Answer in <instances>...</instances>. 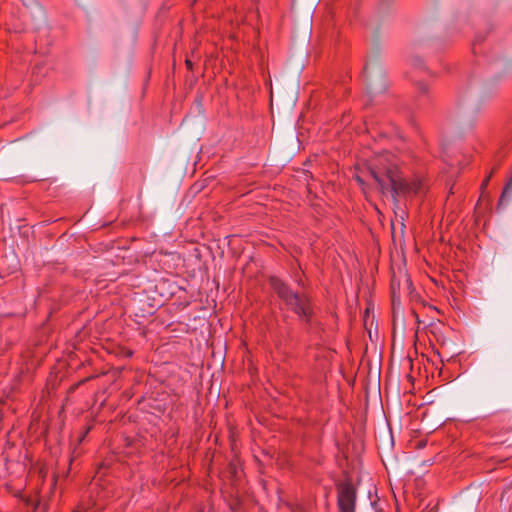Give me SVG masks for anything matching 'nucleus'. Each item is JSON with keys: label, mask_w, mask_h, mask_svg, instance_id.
I'll return each instance as SVG.
<instances>
[{"label": "nucleus", "mask_w": 512, "mask_h": 512, "mask_svg": "<svg viewBox=\"0 0 512 512\" xmlns=\"http://www.w3.org/2000/svg\"><path fill=\"white\" fill-rule=\"evenodd\" d=\"M356 170L354 179L363 191L370 186L365 177H370L383 196H391L395 206L399 205V198L416 195L422 187L420 180L409 182L403 176L396 156L387 151L365 160Z\"/></svg>", "instance_id": "1"}, {"label": "nucleus", "mask_w": 512, "mask_h": 512, "mask_svg": "<svg viewBox=\"0 0 512 512\" xmlns=\"http://www.w3.org/2000/svg\"><path fill=\"white\" fill-rule=\"evenodd\" d=\"M268 283L285 307L294 313L298 320L310 330L313 325L314 309L311 297L306 293L294 291L292 287L277 276H270Z\"/></svg>", "instance_id": "2"}, {"label": "nucleus", "mask_w": 512, "mask_h": 512, "mask_svg": "<svg viewBox=\"0 0 512 512\" xmlns=\"http://www.w3.org/2000/svg\"><path fill=\"white\" fill-rule=\"evenodd\" d=\"M337 489L339 512H355L357 494L353 484L346 481L338 484Z\"/></svg>", "instance_id": "3"}, {"label": "nucleus", "mask_w": 512, "mask_h": 512, "mask_svg": "<svg viewBox=\"0 0 512 512\" xmlns=\"http://www.w3.org/2000/svg\"><path fill=\"white\" fill-rule=\"evenodd\" d=\"M374 70H376V74L379 77V79H382V77L384 76V71L378 65L376 59H372V60L367 61L365 66H364V74H365L367 80L369 81L368 82V87H369V89L372 92H384L386 90V85L383 84V83H381L380 85H376L374 83V81L371 79L372 72Z\"/></svg>", "instance_id": "4"}, {"label": "nucleus", "mask_w": 512, "mask_h": 512, "mask_svg": "<svg viewBox=\"0 0 512 512\" xmlns=\"http://www.w3.org/2000/svg\"><path fill=\"white\" fill-rule=\"evenodd\" d=\"M156 291L159 293L161 297H163L165 300H168L175 296L178 291H183V287L178 285L174 280L169 278H160L156 285H155Z\"/></svg>", "instance_id": "5"}, {"label": "nucleus", "mask_w": 512, "mask_h": 512, "mask_svg": "<svg viewBox=\"0 0 512 512\" xmlns=\"http://www.w3.org/2000/svg\"><path fill=\"white\" fill-rule=\"evenodd\" d=\"M416 89H417V99H416V106L418 108H422L424 106H426L427 104H429L430 102V91H429V86L423 82V81H418L416 83Z\"/></svg>", "instance_id": "6"}, {"label": "nucleus", "mask_w": 512, "mask_h": 512, "mask_svg": "<svg viewBox=\"0 0 512 512\" xmlns=\"http://www.w3.org/2000/svg\"><path fill=\"white\" fill-rule=\"evenodd\" d=\"M412 65L417 68H424V62L421 58L415 56L412 58Z\"/></svg>", "instance_id": "7"}, {"label": "nucleus", "mask_w": 512, "mask_h": 512, "mask_svg": "<svg viewBox=\"0 0 512 512\" xmlns=\"http://www.w3.org/2000/svg\"><path fill=\"white\" fill-rule=\"evenodd\" d=\"M22 2V4L26 7H30L32 5H39L38 2L36 0H20Z\"/></svg>", "instance_id": "8"}, {"label": "nucleus", "mask_w": 512, "mask_h": 512, "mask_svg": "<svg viewBox=\"0 0 512 512\" xmlns=\"http://www.w3.org/2000/svg\"><path fill=\"white\" fill-rule=\"evenodd\" d=\"M495 171V169L483 180L482 184H481V188L482 189H485L492 177V173Z\"/></svg>", "instance_id": "9"}, {"label": "nucleus", "mask_w": 512, "mask_h": 512, "mask_svg": "<svg viewBox=\"0 0 512 512\" xmlns=\"http://www.w3.org/2000/svg\"><path fill=\"white\" fill-rule=\"evenodd\" d=\"M394 2V0H380V4L381 6H390L392 3Z\"/></svg>", "instance_id": "10"}, {"label": "nucleus", "mask_w": 512, "mask_h": 512, "mask_svg": "<svg viewBox=\"0 0 512 512\" xmlns=\"http://www.w3.org/2000/svg\"><path fill=\"white\" fill-rule=\"evenodd\" d=\"M185 64H186L187 69H189V70L193 69V62L191 60L187 59L185 61Z\"/></svg>", "instance_id": "11"}, {"label": "nucleus", "mask_w": 512, "mask_h": 512, "mask_svg": "<svg viewBox=\"0 0 512 512\" xmlns=\"http://www.w3.org/2000/svg\"><path fill=\"white\" fill-rule=\"evenodd\" d=\"M484 41V37H481V36H477L476 39H475V42H482Z\"/></svg>", "instance_id": "12"}, {"label": "nucleus", "mask_w": 512, "mask_h": 512, "mask_svg": "<svg viewBox=\"0 0 512 512\" xmlns=\"http://www.w3.org/2000/svg\"><path fill=\"white\" fill-rule=\"evenodd\" d=\"M392 302H393V306L395 305V302H396V299H395V293L393 292V295H392Z\"/></svg>", "instance_id": "13"}, {"label": "nucleus", "mask_w": 512, "mask_h": 512, "mask_svg": "<svg viewBox=\"0 0 512 512\" xmlns=\"http://www.w3.org/2000/svg\"><path fill=\"white\" fill-rule=\"evenodd\" d=\"M424 446H425V443H424V442H419V444H418V447H419V448H422V447H424Z\"/></svg>", "instance_id": "14"}, {"label": "nucleus", "mask_w": 512, "mask_h": 512, "mask_svg": "<svg viewBox=\"0 0 512 512\" xmlns=\"http://www.w3.org/2000/svg\"><path fill=\"white\" fill-rule=\"evenodd\" d=\"M287 337H288L290 340H292V335H291V332H290V331H288V332H287Z\"/></svg>", "instance_id": "15"}, {"label": "nucleus", "mask_w": 512, "mask_h": 512, "mask_svg": "<svg viewBox=\"0 0 512 512\" xmlns=\"http://www.w3.org/2000/svg\"><path fill=\"white\" fill-rule=\"evenodd\" d=\"M88 431H89V429H87V431L84 433V435H82V438H85V435L87 434Z\"/></svg>", "instance_id": "16"}]
</instances>
